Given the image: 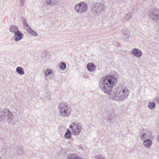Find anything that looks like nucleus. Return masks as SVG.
<instances>
[{
	"instance_id": "nucleus-10",
	"label": "nucleus",
	"mask_w": 159,
	"mask_h": 159,
	"mask_svg": "<svg viewBox=\"0 0 159 159\" xmlns=\"http://www.w3.org/2000/svg\"><path fill=\"white\" fill-rule=\"evenodd\" d=\"M23 34L19 31L14 34L13 39L16 42H17L21 40L23 38Z\"/></svg>"
},
{
	"instance_id": "nucleus-22",
	"label": "nucleus",
	"mask_w": 159,
	"mask_h": 159,
	"mask_svg": "<svg viewBox=\"0 0 159 159\" xmlns=\"http://www.w3.org/2000/svg\"><path fill=\"white\" fill-rule=\"evenodd\" d=\"M29 33L32 34L34 36H37L38 34L35 31H34L30 27V28H28L26 30Z\"/></svg>"
},
{
	"instance_id": "nucleus-15",
	"label": "nucleus",
	"mask_w": 159,
	"mask_h": 159,
	"mask_svg": "<svg viewBox=\"0 0 159 159\" xmlns=\"http://www.w3.org/2000/svg\"><path fill=\"white\" fill-rule=\"evenodd\" d=\"M19 31L17 26L16 25H12L10 28V31L13 34H15L16 32H17Z\"/></svg>"
},
{
	"instance_id": "nucleus-3",
	"label": "nucleus",
	"mask_w": 159,
	"mask_h": 159,
	"mask_svg": "<svg viewBox=\"0 0 159 159\" xmlns=\"http://www.w3.org/2000/svg\"><path fill=\"white\" fill-rule=\"evenodd\" d=\"M60 116L67 117L71 115V110L67 103L64 102H60L58 106Z\"/></svg>"
},
{
	"instance_id": "nucleus-31",
	"label": "nucleus",
	"mask_w": 159,
	"mask_h": 159,
	"mask_svg": "<svg viewBox=\"0 0 159 159\" xmlns=\"http://www.w3.org/2000/svg\"><path fill=\"white\" fill-rule=\"evenodd\" d=\"M97 159H105V158L104 157H102V156L98 155Z\"/></svg>"
},
{
	"instance_id": "nucleus-11",
	"label": "nucleus",
	"mask_w": 159,
	"mask_h": 159,
	"mask_svg": "<svg viewBox=\"0 0 159 159\" xmlns=\"http://www.w3.org/2000/svg\"><path fill=\"white\" fill-rule=\"evenodd\" d=\"M131 53L135 57H140L142 55V52L139 49L134 48L132 49L131 51Z\"/></svg>"
},
{
	"instance_id": "nucleus-8",
	"label": "nucleus",
	"mask_w": 159,
	"mask_h": 159,
	"mask_svg": "<svg viewBox=\"0 0 159 159\" xmlns=\"http://www.w3.org/2000/svg\"><path fill=\"white\" fill-rule=\"evenodd\" d=\"M148 15L149 17L153 20H159V9L155 8L150 10L148 13Z\"/></svg>"
},
{
	"instance_id": "nucleus-34",
	"label": "nucleus",
	"mask_w": 159,
	"mask_h": 159,
	"mask_svg": "<svg viewBox=\"0 0 159 159\" xmlns=\"http://www.w3.org/2000/svg\"><path fill=\"white\" fill-rule=\"evenodd\" d=\"M0 159H2L1 157L0 156Z\"/></svg>"
},
{
	"instance_id": "nucleus-13",
	"label": "nucleus",
	"mask_w": 159,
	"mask_h": 159,
	"mask_svg": "<svg viewBox=\"0 0 159 159\" xmlns=\"http://www.w3.org/2000/svg\"><path fill=\"white\" fill-rule=\"evenodd\" d=\"M87 67L89 71L92 72L95 69L96 66L94 63L90 62L88 64Z\"/></svg>"
},
{
	"instance_id": "nucleus-32",
	"label": "nucleus",
	"mask_w": 159,
	"mask_h": 159,
	"mask_svg": "<svg viewBox=\"0 0 159 159\" xmlns=\"http://www.w3.org/2000/svg\"><path fill=\"white\" fill-rule=\"evenodd\" d=\"M157 141L159 142V133L158 136L157 137Z\"/></svg>"
},
{
	"instance_id": "nucleus-24",
	"label": "nucleus",
	"mask_w": 159,
	"mask_h": 159,
	"mask_svg": "<svg viewBox=\"0 0 159 159\" xmlns=\"http://www.w3.org/2000/svg\"><path fill=\"white\" fill-rule=\"evenodd\" d=\"M67 159H83L75 155L69 154L67 156Z\"/></svg>"
},
{
	"instance_id": "nucleus-9",
	"label": "nucleus",
	"mask_w": 159,
	"mask_h": 159,
	"mask_svg": "<svg viewBox=\"0 0 159 159\" xmlns=\"http://www.w3.org/2000/svg\"><path fill=\"white\" fill-rule=\"evenodd\" d=\"M45 2L43 4L42 7L43 8H46L48 6L51 5L52 6L57 5L58 4V0H44Z\"/></svg>"
},
{
	"instance_id": "nucleus-14",
	"label": "nucleus",
	"mask_w": 159,
	"mask_h": 159,
	"mask_svg": "<svg viewBox=\"0 0 159 159\" xmlns=\"http://www.w3.org/2000/svg\"><path fill=\"white\" fill-rule=\"evenodd\" d=\"M152 143V141L149 139L145 140L143 142V145L146 148H149Z\"/></svg>"
},
{
	"instance_id": "nucleus-25",
	"label": "nucleus",
	"mask_w": 159,
	"mask_h": 159,
	"mask_svg": "<svg viewBox=\"0 0 159 159\" xmlns=\"http://www.w3.org/2000/svg\"><path fill=\"white\" fill-rule=\"evenodd\" d=\"M18 154L19 156L23 155L24 154V152L23 150V148L21 147H18Z\"/></svg>"
},
{
	"instance_id": "nucleus-17",
	"label": "nucleus",
	"mask_w": 159,
	"mask_h": 159,
	"mask_svg": "<svg viewBox=\"0 0 159 159\" xmlns=\"http://www.w3.org/2000/svg\"><path fill=\"white\" fill-rule=\"evenodd\" d=\"M147 134L145 130H143L141 131L140 134V137L141 140H143L147 138Z\"/></svg>"
},
{
	"instance_id": "nucleus-5",
	"label": "nucleus",
	"mask_w": 159,
	"mask_h": 159,
	"mask_svg": "<svg viewBox=\"0 0 159 159\" xmlns=\"http://www.w3.org/2000/svg\"><path fill=\"white\" fill-rule=\"evenodd\" d=\"M75 10L79 13H83L87 9V4L84 1L77 3L75 6Z\"/></svg>"
},
{
	"instance_id": "nucleus-19",
	"label": "nucleus",
	"mask_w": 159,
	"mask_h": 159,
	"mask_svg": "<svg viewBox=\"0 0 159 159\" xmlns=\"http://www.w3.org/2000/svg\"><path fill=\"white\" fill-rule=\"evenodd\" d=\"M132 13L130 12L128 14H126L123 19V21L125 22L127 21L131 17Z\"/></svg>"
},
{
	"instance_id": "nucleus-28",
	"label": "nucleus",
	"mask_w": 159,
	"mask_h": 159,
	"mask_svg": "<svg viewBox=\"0 0 159 159\" xmlns=\"http://www.w3.org/2000/svg\"><path fill=\"white\" fill-rule=\"evenodd\" d=\"M44 97L45 98H47L48 99H50V95L49 94V93L46 92V93L44 95Z\"/></svg>"
},
{
	"instance_id": "nucleus-1",
	"label": "nucleus",
	"mask_w": 159,
	"mask_h": 159,
	"mask_svg": "<svg viewBox=\"0 0 159 159\" xmlns=\"http://www.w3.org/2000/svg\"><path fill=\"white\" fill-rule=\"evenodd\" d=\"M117 83V78L114 75H107L100 80L99 86L101 91L107 94L111 93L112 88Z\"/></svg>"
},
{
	"instance_id": "nucleus-4",
	"label": "nucleus",
	"mask_w": 159,
	"mask_h": 159,
	"mask_svg": "<svg viewBox=\"0 0 159 159\" xmlns=\"http://www.w3.org/2000/svg\"><path fill=\"white\" fill-rule=\"evenodd\" d=\"M13 118L12 112L9 110L5 109L0 111V121L7 122L10 124L12 121Z\"/></svg>"
},
{
	"instance_id": "nucleus-27",
	"label": "nucleus",
	"mask_w": 159,
	"mask_h": 159,
	"mask_svg": "<svg viewBox=\"0 0 159 159\" xmlns=\"http://www.w3.org/2000/svg\"><path fill=\"white\" fill-rule=\"evenodd\" d=\"M52 70L50 69H47L44 72L45 75L46 76H48L49 75L51 74L52 73Z\"/></svg>"
},
{
	"instance_id": "nucleus-33",
	"label": "nucleus",
	"mask_w": 159,
	"mask_h": 159,
	"mask_svg": "<svg viewBox=\"0 0 159 159\" xmlns=\"http://www.w3.org/2000/svg\"><path fill=\"white\" fill-rule=\"evenodd\" d=\"M119 45H120V43H117V46H119Z\"/></svg>"
},
{
	"instance_id": "nucleus-2",
	"label": "nucleus",
	"mask_w": 159,
	"mask_h": 159,
	"mask_svg": "<svg viewBox=\"0 0 159 159\" xmlns=\"http://www.w3.org/2000/svg\"><path fill=\"white\" fill-rule=\"evenodd\" d=\"M106 6L103 3L95 2L92 5L91 11L93 14L98 16L105 12Z\"/></svg>"
},
{
	"instance_id": "nucleus-18",
	"label": "nucleus",
	"mask_w": 159,
	"mask_h": 159,
	"mask_svg": "<svg viewBox=\"0 0 159 159\" xmlns=\"http://www.w3.org/2000/svg\"><path fill=\"white\" fill-rule=\"evenodd\" d=\"M105 118L108 122L110 123L112 122L114 118L112 115L111 114V113L109 112V113H108V115Z\"/></svg>"
},
{
	"instance_id": "nucleus-16",
	"label": "nucleus",
	"mask_w": 159,
	"mask_h": 159,
	"mask_svg": "<svg viewBox=\"0 0 159 159\" xmlns=\"http://www.w3.org/2000/svg\"><path fill=\"white\" fill-rule=\"evenodd\" d=\"M21 21L24 25V28L25 30L27 29L28 28H30V27L28 25L26 20H25V18L24 17H21Z\"/></svg>"
},
{
	"instance_id": "nucleus-23",
	"label": "nucleus",
	"mask_w": 159,
	"mask_h": 159,
	"mask_svg": "<svg viewBox=\"0 0 159 159\" xmlns=\"http://www.w3.org/2000/svg\"><path fill=\"white\" fill-rule=\"evenodd\" d=\"M148 107L149 109H154L155 108L156 105L154 102H150L148 103Z\"/></svg>"
},
{
	"instance_id": "nucleus-20",
	"label": "nucleus",
	"mask_w": 159,
	"mask_h": 159,
	"mask_svg": "<svg viewBox=\"0 0 159 159\" xmlns=\"http://www.w3.org/2000/svg\"><path fill=\"white\" fill-rule=\"evenodd\" d=\"M64 137L67 139H70L71 138V133L69 129H67V131L65 134Z\"/></svg>"
},
{
	"instance_id": "nucleus-30",
	"label": "nucleus",
	"mask_w": 159,
	"mask_h": 159,
	"mask_svg": "<svg viewBox=\"0 0 159 159\" xmlns=\"http://www.w3.org/2000/svg\"><path fill=\"white\" fill-rule=\"evenodd\" d=\"M26 0H20V4L21 6L24 5V3L25 2Z\"/></svg>"
},
{
	"instance_id": "nucleus-6",
	"label": "nucleus",
	"mask_w": 159,
	"mask_h": 159,
	"mask_svg": "<svg viewBox=\"0 0 159 159\" xmlns=\"http://www.w3.org/2000/svg\"><path fill=\"white\" fill-rule=\"evenodd\" d=\"M122 94L120 95V93L115 94L113 97L114 100H116L118 101L123 100L126 99L129 95V91L127 88L125 87L122 90Z\"/></svg>"
},
{
	"instance_id": "nucleus-26",
	"label": "nucleus",
	"mask_w": 159,
	"mask_h": 159,
	"mask_svg": "<svg viewBox=\"0 0 159 159\" xmlns=\"http://www.w3.org/2000/svg\"><path fill=\"white\" fill-rule=\"evenodd\" d=\"M59 67L60 69L62 70H64L66 68V64L64 62H61L59 65Z\"/></svg>"
},
{
	"instance_id": "nucleus-29",
	"label": "nucleus",
	"mask_w": 159,
	"mask_h": 159,
	"mask_svg": "<svg viewBox=\"0 0 159 159\" xmlns=\"http://www.w3.org/2000/svg\"><path fill=\"white\" fill-rule=\"evenodd\" d=\"M154 101L155 102H157L158 103H159V97H156L154 99Z\"/></svg>"
},
{
	"instance_id": "nucleus-7",
	"label": "nucleus",
	"mask_w": 159,
	"mask_h": 159,
	"mask_svg": "<svg viewBox=\"0 0 159 159\" xmlns=\"http://www.w3.org/2000/svg\"><path fill=\"white\" fill-rule=\"evenodd\" d=\"M70 128L72 129V133L74 135L79 134L82 129L81 124L78 122L72 123L70 125Z\"/></svg>"
},
{
	"instance_id": "nucleus-21",
	"label": "nucleus",
	"mask_w": 159,
	"mask_h": 159,
	"mask_svg": "<svg viewBox=\"0 0 159 159\" xmlns=\"http://www.w3.org/2000/svg\"><path fill=\"white\" fill-rule=\"evenodd\" d=\"M16 72L20 75H23L25 74V72L23 69L21 67H17L16 70Z\"/></svg>"
},
{
	"instance_id": "nucleus-12",
	"label": "nucleus",
	"mask_w": 159,
	"mask_h": 159,
	"mask_svg": "<svg viewBox=\"0 0 159 159\" xmlns=\"http://www.w3.org/2000/svg\"><path fill=\"white\" fill-rule=\"evenodd\" d=\"M123 38L126 41L129 40L130 38V31L128 30H122Z\"/></svg>"
}]
</instances>
